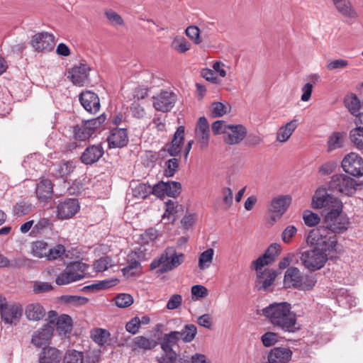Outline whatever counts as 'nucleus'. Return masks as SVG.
<instances>
[{
  "instance_id": "ddd939ff",
  "label": "nucleus",
  "mask_w": 363,
  "mask_h": 363,
  "mask_svg": "<svg viewBox=\"0 0 363 363\" xmlns=\"http://www.w3.org/2000/svg\"><path fill=\"white\" fill-rule=\"evenodd\" d=\"M177 99V95L172 91H162L153 97V106L158 111L169 112L174 106Z\"/></svg>"
},
{
  "instance_id": "f8f14e48",
  "label": "nucleus",
  "mask_w": 363,
  "mask_h": 363,
  "mask_svg": "<svg viewBox=\"0 0 363 363\" xmlns=\"http://www.w3.org/2000/svg\"><path fill=\"white\" fill-rule=\"evenodd\" d=\"M55 36L48 32H40L32 37L30 45L38 52H50L54 48Z\"/></svg>"
},
{
  "instance_id": "cd10ccee",
  "label": "nucleus",
  "mask_w": 363,
  "mask_h": 363,
  "mask_svg": "<svg viewBox=\"0 0 363 363\" xmlns=\"http://www.w3.org/2000/svg\"><path fill=\"white\" fill-rule=\"evenodd\" d=\"M35 194L39 200L50 199L53 194V184L48 179H43L37 184Z\"/></svg>"
},
{
  "instance_id": "a19ab883",
  "label": "nucleus",
  "mask_w": 363,
  "mask_h": 363,
  "mask_svg": "<svg viewBox=\"0 0 363 363\" xmlns=\"http://www.w3.org/2000/svg\"><path fill=\"white\" fill-rule=\"evenodd\" d=\"M350 138L354 146L363 152V130L353 128L350 132Z\"/></svg>"
},
{
  "instance_id": "a18cd8bd",
  "label": "nucleus",
  "mask_w": 363,
  "mask_h": 363,
  "mask_svg": "<svg viewBox=\"0 0 363 363\" xmlns=\"http://www.w3.org/2000/svg\"><path fill=\"white\" fill-rule=\"evenodd\" d=\"M110 335V333L105 329L97 328L91 334L93 340L99 345H104Z\"/></svg>"
},
{
  "instance_id": "c756f323",
  "label": "nucleus",
  "mask_w": 363,
  "mask_h": 363,
  "mask_svg": "<svg viewBox=\"0 0 363 363\" xmlns=\"http://www.w3.org/2000/svg\"><path fill=\"white\" fill-rule=\"evenodd\" d=\"M25 314L28 320L38 321L44 318L45 310L38 303H30L26 308Z\"/></svg>"
},
{
  "instance_id": "423d86ee",
  "label": "nucleus",
  "mask_w": 363,
  "mask_h": 363,
  "mask_svg": "<svg viewBox=\"0 0 363 363\" xmlns=\"http://www.w3.org/2000/svg\"><path fill=\"white\" fill-rule=\"evenodd\" d=\"M312 206L317 209L324 208L328 213L342 211L343 204L336 196L319 189L312 198Z\"/></svg>"
},
{
  "instance_id": "f3484780",
  "label": "nucleus",
  "mask_w": 363,
  "mask_h": 363,
  "mask_svg": "<svg viewBox=\"0 0 363 363\" xmlns=\"http://www.w3.org/2000/svg\"><path fill=\"white\" fill-rule=\"evenodd\" d=\"M54 331L53 325L45 324L38 330L32 336L31 343L40 347L44 345L49 344Z\"/></svg>"
},
{
  "instance_id": "79ce46f5",
  "label": "nucleus",
  "mask_w": 363,
  "mask_h": 363,
  "mask_svg": "<svg viewBox=\"0 0 363 363\" xmlns=\"http://www.w3.org/2000/svg\"><path fill=\"white\" fill-rule=\"evenodd\" d=\"M152 191V187L144 183H140L132 189L133 196L137 199H146Z\"/></svg>"
},
{
  "instance_id": "f704fd0d",
  "label": "nucleus",
  "mask_w": 363,
  "mask_h": 363,
  "mask_svg": "<svg viewBox=\"0 0 363 363\" xmlns=\"http://www.w3.org/2000/svg\"><path fill=\"white\" fill-rule=\"evenodd\" d=\"M344 135L340 132H334L328 138L327 145L328 152H330L336 149L341 148L343 146Z\"/></svg>"
},
{
  "instance_id": "3c124183",
  "label": "nucleus",
  "mask_w": 363,
  "mask_h": 363,
  "mask_svg": "<svg viewBox=\"0 0 363 363\" xmlns=\"http://www.w3.org/2000/svg\"><path fill=\"white\" fill-rule=\"evenodd\" d=\"M185 33L195 44L199 45L202 42L200 37V30L197 26H188L185 30Z\"/></svg>"
},
{
  "instance_id": "09e8293b",
  "label": "nucleus",
  "mask_w": 363,
  "mask_h": 363,
  "mask_svg": "<svg viewBox=\"0 0 363 363\" xmlns=\"http://www.w3.org/2000/svg\"><path fill=\"white\" fill-rule=\"evenodd\" d=\"M106 119V116L104 113H103L96 118L87 120L84 122L87 126L91 128V133L94 134L95 131L100 128L101 125L105 122Z\"/></svg>"
},
{
  "instance_id": "774afa93",
  "label": "nucleus",
  "mask_w": 363,
  "mask_h": 363,
  "mask_svg": "<svg viewBox=\"0 0 363 363\" xmlns=\"http://www.w3.org/2000/svg\"><path fill=\"white\" fill-rule=\"evenodd\" d=\"M100 350H90L84 356V363H96L100 357Z\"/></svg>"
},
{
  "instance_id": "4468645a",
  "label": "nucleus",
  "mask_w": 363,
  "mask_h": 363,
  "mask_svg": "<svg viewBox=\"0 0 363 363\" xmlns=\"http://www.w3.org/2000/svg\"><path fill=\"white\" fill-rule=\"evenodd\" d=\"M23 309L18 304H7L6 299L0 308L1 319L9 324H16L22 315Z\"/></svg>"
},
{
  "instance_id": "864d4df0",
  "label": "nucleus",
  "mask_w": 363,
  "mask_h": 363,
  "mask_svg": "<svg viewBox=\"0 0 363 363\" xmlns=\"http://www.w3.org/2000/svg\"><path fill=\"white\" fill-rule=\"evenodd\" d=\"M140 268V262L134 259L128 262L127 266L123 268L122 272L124 276L129 277L135 275L137 272V270Z\"/></svg>"
},
{
  "instance_id": "20e7f679",
  "label": "nucleus",
  "mask_w": 363,
  "mask_h": 363,
  "mask_svg": "<svg viewBox=\"0 0 363 363\" xmlns=\"http://www.w3.org/2000/svg\"><path fill=\"white\" fill-rule=\"evenodd\" d=\"M185 261V255L177 252L174 247H167L157 259H154L150 264V269L157 270V274H162L174 270Z\"/></svg>"
},
{
  "instance_id": "603ef678",
  "label": "nucleus",
  "mask_w": 363,
  "mask_h": 363,
  "mask_svg": "<svg viewBox=\"0 0 363 363\" xmlns=\"http://www.w3.org/2000/svg\"><path fill=\"white\" fill-rule=\"evenodd\" d=\"M261 341L264 347H272L278 342V334L274 332H267L261 336Z\"/></svg>"
},
{
  "instance_id": "13d9d810",
  "label": "nucleus",
  "mask_w": 363,
  "mask_h": 363,
  "mask_svg": "<svg viewBox=\"0 0 363 363\" xmlns=\"http://www.w3.org/2000/svg\"><path fill=\"white\" fill-rule=\"evenodd\" d=\"M281 250V245L277 243L272 244L264 253L267 256L268 260L272 263L275 260L276 257L279 255Z\"/></svg>"
},
{
  "instance_id": "5fc2aeb1",
  "label": "nucleus",
  "mask_w": 363,
  "mask_h": 363,
  "mask_svg": "<svg viewBox=\"0 0 363 363\" xmlns=\"http://www.w3.org/2000/svg\"><path fill=\"white\" fill-rule=\"evenodd\" d=\"M65 252V247L62 245H57L52 248L48 247V252L45 258L48 260H54L61 257Z\"/></svg>"
},
{
  "instance_id": "bf43d9fd",
  "label": "nucleus",
  "mask_w": 363,
  "mask_h": 363,
  "mask_svg": "<svg viewBox=\"0 0 363 363\" xmlns=\"http://www.w3.org/2000/svg\"><path fill=\"white\" fill-rule=\"evenodd\" d=\"M104 14L107 19L114 25L122 26L124 23V21L122 17L117 13L116 11L111 9H106L104 11Z\"/></svg>"
},
{
  "instance_id": "c03bdc74",
  "label": "nucleus",
  "mask_w": 363,
  "mask_h": 363,
  "mask_svg": "<svg viewBox=\"0 0 363 363\" xmlns=\"http://www.w3.org/2000/svg\"><path fill=\"white\" fill-rule=\"evenodd\" d=\"M32 211V205L26 201L17 203L13 208V213L17 217L28 214Z\"/></svg>"
},
{
  "instance_id": "b1692460",
  "label": "nucleus",
  "mask_w": 363,
  "mask_h": 363,
  "mask_svg": "<svg viewBox=\"0 0 363 363\" xmlns=\"http://www.w3.org/2000/svg\"><path fill=\"white\" fill-rule=\"evenodd\" d=\"M179 341V331L176 330L164 333L157 339L158 345H160L162 352L174 351L173 347L177 345Z\"/></svg>"
},
{
  "instance_id": "a211bd4d",
  "label": "nucleus",
  "mask_w": 363,
  "mask_h": 363,
  "mask_svg": "<svg viewBox=\"0 0 363 363\" xmlns=\"http://www.w3.org/2000/svg\"><path fill=\"white\" fill-rule=\"evenodd\" d=\"M184 134L185 127L183 125L179 126L167 149L170 156L176 157L180 155L184 142Z\"/></svg>"
},
{
  "instance_id": "c9c22d12",
  "label": "nucleus",
  "mask_w": 363,
  "mask_h": 363,
  "mask_svg": "<svg viewBox=\"0 0 363 363\" xmlns=\"http://www.w3.org/2000/svg\"><path fill=\"white\" fill-rule=\"evenodd\" d=\"M73 132L74 138L82 141L89 139L93 135L91 128L87 126L84 121L81 125L74 126Z\"/></svg>"
},
{
  "instance_id": "58836bf2",
  "label": "nucleus",
  "mask_w": 363,
  "mask_h": 363,
  "mask_svg": "<svg viewBox=\"0 0 363 363\" xmlns=\"http://www.w3.org/2000/svg\"><path fill=\"white\" fill-rule=\"evenodd\" d=\"M214 255L213 248H208L203 252L199 258V267L203 270L210 267Z\"/></svg>"
},
{
  "instance_id": "9b49d317",
  "label": "nucleus",
  "mask_w": 363,
  "mask_h": 363,
  "mask_svg": "<svg viewBox=\"0 0 363 363\" xmlns=\"http://www.w3.org/2000/svg\"><path fill=\"white\" fill-rule=\"evenodd\" d=\"M343 170L354 177L363 175V159L357 154L351 152L342 161Z\"/></svg>"
},
{
  "instance_id": "f257e3e1",
  "label": "nucleus",
  "mask_w": 363,
  "mask_h": 363,
  "mask_svg": "<svg viewBox=\"0 0 363 363\" xmlns=\"http://www.w3.org/2000/svg\"><path fill=\"white\" fill-rule=\"evenodd\" d=\"M325 230H311L307 238L308 245L313 246L311 250H306L301 253V261L303 265L310 271H316L321 269L328 259V255L336 251L335 240L328 238L323 240Z\"/></svg>"
},
{
  "instance_id": "5701e85b",
  "label": "nucleus",
  "mask_w": 363,
  "mask_h": 363,
  "mask_svg": "<svg viewBox=\"0 0 363 363\" xmlns=\"http://www.w3.org/2000/svg\"><path fill=\"white\" fill-rule=\"evenodd\" d=\"M75 167L73 161H64L54 164L51 168V174L57 179H66L74 172Z\"/></svg>"
},
{
  "instance_id": "a878e982",
  "label": "nucleus",
  "mask_w": 363,
  "mask_h": 363,
  "mask_svg": "<svg viewBox=\"0 0 363 363\" xmlns=\"http://www.w3.org/2000/svg\"><path fill=\"white\" fill-rule=\"evenodd\" d=\"M336 10L343 16L357 18L358 14L350 0H332Z\"/></svg>"
},
{
  "instance_id": "680f3d73",
  "label": "nucleus",
  "mask_w": 363,
  "mask_h": 363,
  "mask_svg": "<svg viewBox=\"0 0 363 363\" xmlns=\"http://www.w3.org/2000/svg\"><path fill=\"white\" fill-rule=\"evenodd\" d=\"M179 167V160L177 158L168 160L165 162V175L172 177Z\"/></svg>"
},
{
  "instance_id": "39448f33",
  "label": "nucleus",
  "mask_w": 363,
  "mask_h": 363,
  "mask_svg": "<svg viewBox=\"0 0 363 363\" xmlns=\"http://www.w3.org/2000/svg\"><path fill=\"white\" fill-rule=\"evenodd\" d=\"M284 281L298 290L309 291L316 284L317 279L315 275L303 274L297 267H291L285 272Z\"/></svg>"
},
{
  "instance_id": "412c9836",
  "label": "nucleus",
  "mask_w": 363,
  "mask_h": 363,
  "mask_svg": "<svg viewBox=\"0 0 363 363\" xmlns=\"http://www.w3.org/2000/svg\"><path fill=\"white\" fill-rule=\"evenodd\" d=\"M128 142L125 128H113L108 137V146L111 148L125 147Z\"/></svg>"
},
{
  "instance_id": "6e6552de",
  "label": "nucleus",
  "mask_w": 363,
  "mask_h": 363,
  "mask_svg": "<svg viewBox=\"0 0 363 363\" xmlns=\"http://www.w3.org/2000/svg\"><path fill=\"white\" fill-rule=\"evenodd\" d=\"M88 268L89 265L85 263L74 262L66 267L65 272L57 277L55 282L61 286L81 280L84 277L85 272Z\"/></svg>"
},
{
  "instance_id": "052dcab7",
  "label": "nucleus",
  "mask_w": 363,
  "mask_h": 363,
  "mask_svg": "<svg viewBox=\"0 0 363 363\" xmlns=\"http://www.w3.org/2000/svg\"><path fill=\"white\" fill-rule=\"evenodd\" d=\"M337 301L340 306L348 308L354 306L357 303L355 298L350 294L344 295L342 294L338 296Z\"/></svg>"
},
{
  "instance_id": "8fccbe9b",
  "label": "nucleus",
  "mask_w": 363,
  "mask_h": 363,
  "mask_svg": "<svg viewBox=\"0 0 363 363\" xmlns=\"http://www.w3.org/2000/svg\"><path fill=\"white\" fill-rule=\"evenodd\" d=\"M165 184H167V196L169 197L176 198L180 194L182 185L179 182H165Z\"/></svg>"
},
{
  "instance_id": "4c0bfd02",
  "label": "nucleus",
  "mask_w": 363,
  "mask_h": 363,
  "mask_svg": "<svg viewBox=\"0 0 363 363\" xmlns=\"http://www.w3.org/2000/svg\"><path fill=\"white\" fill-rule=\"evenodd\" d=\"M62 363H84L83 352L75 350H67L64 355Z\"/></svg>"
},
{
  "instance_id": "4d7b16f0",
  "label": "nucleus",
  "mask_w": 363,
  "mask_h": 363,
  "mask_svg": "<svg viewBox=\"0 0 363 363\" xmlns=\"http://www.w3.org/2000/svg\"><path fill=\"white\" fill-rule=\"evenodd\" d=\"M177 356L175 351L163 352L160 357H156V361L157 363H175Z\"/></svg>"
},
{
  "instance_id": "69168bd1",
  "label": "nucleus",
  "mask_w": 363,
  "mask_h": 363,
  "mask_svg": "<svg viewBox=\"0 0 363 363\" xmlns=\"http://www.w3.org/2000/svg\"><path fill=\"white\" fill-rule=\"evenodd\" d=\"M349 65V62L344 59L334 60L328 62L326 65V68L328 70L342 69L347 67Z\"/></svg>"
},
{
  "instance_id": "2f4dec72",
  "label": "nucleus",
  "mask_w": 363,
  "mask_h": 363,
  "mask_svg": "<svg viewBox=\"0 0 363 363\" xmlns=\"http://www.w3.org/2000/svg\"><path fill=\"white\" fill-rule=\"evenodd\" d=\"M57 331L59 334H67L71 332L72 328V320L66 314H62L57 318L55 323Z\"/></svg>"
},
{
  "instance_id": "bb28decb",
  "label": "nucleus",
  "mask_w": 363,
  "mask_h": 363,
  "mask_svg": "<svg viewBox=\"0 0 363 363\" xmlns=\"http://www.w3.org/2000/svg\"><path fill=\"white\" fill-rule=\"evenodd\" d=\"M157 340L140 335L134 337L132 342L127 345V346L131 347L133 351L136 350L138 348L144 350H151L157 347Z\"/></svg>"
},
{
  "instance_id": "dca6fc26",
  "label": "nucleus",
  "mask_w": 363,
  "mask_h": 363,
  "mask_svg": "<svg viewBox=\"0 0 363 363\" xmlns=\"http://www.w3.org/2000/svg\"><path fill=\"white\" fill-rule=\"evenodd\" d=\"M104 150L101 144L89 145L81 155V162L86 165H91L104 155Z\"/></svg>"
},
{
  "instance_id": "0e129e2a",
  "label": "nucleus",
  "mask_w": 363,
  "mask_h": 363,
  "mask_svg": "<svg viewBox=\"0 0 363 363\" xmlns=\"http://www.w3.org/2000/svg\"><path fill=\"white\" fill-rule=\"evenodd\" d=\"M50 225V220L47 218H41L38 220V221L33 226L31 233L33 234H40L42 233L46 228H48Z\"/></svg>"
},
{
  "instance_id": "338daca9",
  "label": "nucleus",
  "mask_w": 363,
  "mask_h": 363,
  "mask_svg": "<svg viewBox=\"0 0 363 363\" xmlns=\"http://www.w3.org/2000/svg\"><path fill=\"white\" fill-rule=\"evenodd\" d=\"M229 125H227L223 121H216L212 124L211 129L214 135H219L221 133L225 135Z\"/></svg>"
},
{
  "instance_id": "0eeeda50",
  "label": "nucleus",
  "mask_w": 363,
  "mask_h": 363,
  "mask_svg": "<svg viewBox=\"0 0 363 363\" xmlns=\"http://www.w3.org/2000/svg\"><path fill=\"white\" fill-rule=\"evenodd\" d=\"M359 184L357 181L344 174H334L328 183V189L345 196L354 194Z\"/></svg>"
},
{
  "instance_id": "1a4fd4ad",
  "label": "nucleus",
  "mask_w": 363,
  "mask_h": 363,
  "mask_svg": "<svg viewBox=\"0 0 363 363\" xmlns=\"http://www.w3.org/2000/svg\"><path fill=\"white\" fill-rule=\"evenodd\" d=\"M91 67L86 63L74 65L67 72V78L76 86H83L89 83Z\"/></svg>"
},
{
  "instance_id": "6ab92c4d",
  "label": "nucleus",
  "mask_w": 363,
  "mask_h": 363,
  "mask_svg": "<svg viewBox=\"0 0 363 363\" xmlns=\"http://www.w3.org/2000/svg\"><path fill=\"white\" fill-rule=\"evenodd\" d=\"M195 134L200 148H206L209 142V125L207 119L204 116L199 118Z\"/></svg>"
},
{
  "instance_id": "473e14b6",
  "label": "nucleus",
  "mask_w": 363,
  "mask_h": 363,
  "mask_svg": "<svg viewBox=\"0 0 363 363\" xmlns=\"http://www.w3.org/2000/svg\"><path fill=\"white\" fill-rule=\"evenodd\" d=\"M344 102L346 108L352 115L357 116L360 113L359 110L362 108V104L355 94H351L346 96Z\"/></svg>"
},
{
  "instance_id": "7ed1b4c3",
  "label": "nucleus",
  "mask_w": 363,
  "mask_h": 363,
  "mask_svg": "<svg viewBox=\"0 0 363 363\" xmlns=\"http://www.w3.org/2000/svg\"><path fill=\"white\" fill-rule=\"evenodd\" d=\"M342 211L328 212L324 218V225H318L313 230H325L323 240L328 241V238L335 240V247L337 244V233H342L346 231L350 225L349 218L346 215L342 214Z\"/></svg>"
},
{
  "instance_id": "aec40b11",
  "label": "nucleus",
  "mask_w": 363,
  "mask_h": 363,
  "mask_svg": "<svg viewBox=\"0 0 363 363\" xmlns=\"http://www.w3.org/2000/svg\"><path fill=\"white\" fill-rule=\"evenodd\" d=\"M224 141L228 145L239 144L247 135V130L242 125H230Z\"/></svg>"
},
{
  "instance_id": "393cba45",
  "label": "nucleus",
  "mask_w": 363,
  "mask_h": 363,
  "mask_svg": "<svg viewBox=\"0 0 363 363\" xmlns=\"http://www.w3.org/2000/svg\"><path fill=\"white\" fill-rule=\"evenodd\" d=\"M277 277L275 270L265 269L263 272L257 274L256 279L257 287L259 290H265L270 286Z\"/></svg>"
},
{
  "instance_id": "ea45409f",
  "label": "nucleus",
  "mask_w": 363,
  "mask_h": 363,
  "mask_svg": "<svg viewBox=\"0 0 363 363\" xmlns=\"http://www.w3.org/2000/svg\"><path fill=\"white\" fill-rule=\"evenodd\" d=\"M35 261L24 256L15 257L11 262V266L16 268L30 269L35 266Z\"/></svg>"
},
{
  "instance_id": "72a5a7b5",
  "label": "nucleus",
  "mask_w": 363,
  "mask_h": 363,
  "mask_svg": "<svg viewBox=\"0 0 363 363\" xmlns=\"http://www.w3.org/2000/svg\"><path fill=\"white\" fill-rule=\"evenodd\" d=\"M197 334V328L194 324H186L181 331H179V339L184 343L192 342Z\"/></svg>"
},
{
  "instance_id": "6e6d98bb",
  "label": "nucleus",
  "mask_w": 363,
  "mask_h": 363,
  "mask_svg": "<svg viewBox=\"0 0 363 363\" xmlns=\"http://www.w3.org/2000/svg\"><path fill=\"white\" fill-rule=\"evenodd\" d=\"M208 291L206 287L202 285H194L191 287L192 298L198 300L208 296Z\"/></svg>"
},
{
  "instance_id": "4be33fe9",
  "label": "nucleus",
  "mask_w": 363,
  "mask_h": 363,
  "mask_svg": "<svg viewBox=\"0 0 363 363\" xmlns=\"http://www.w3.org/2000/svg\"><path fill=\"white\" fill-rule=\"evenodd\" d=\"M62 352L54 347H45L38 354L39 363H60L62 360Z\"/></svg>"
},
{
  "instance_id": "e433bc0d",
  "label": "nucleus",
  "mask_w": 363,
  "mask_h": 363,
  "mask_svg": "<svg viewBox=\"0 0 363 363\" xmlns=\"http://www.w3.org/2000/svg\"><path fill=\"white\" fill-rule=\"evenodd\" d=\"M172 48L179 53H185L191 48V44L183 36H176L172 43Z\"/></svg>"
},
{
  "instance_id": "e2e57ef3",
  "label": "nucleus",
  "mask_w": 363,
  "mask_h": 363,
  "mask_svg": "<svg viewBox=\"0 0 363 363\" xmlns=\"http://www.w3.org/2000/svg\"><path fill=\"white\" fill-rule=\"evenodd\" d=\"M111 259L108 257H101L94 262V267L96 272H104L111 266Z\"/></svg>"
},
{
  "instance_id": "7c9ffc66",
  "label": "nucleus",
  "mask_w": 363,
  "mask_h": 363,
  "mask_svg": "<svg viewBox=\"0 0 363 363\" xmlns=\"http://www.w3.org/2000/svg\"><path fill=\"white\" fill-rule=\"evenodd\" d=\"M297 126V119H293L292 121L288 122L286 124L281 126L279 129L277 133V140L280 143H284L287 141Z\"/></svg>"
},
{
  "instance_id": "37998d69",
  "label": "nucleus",
  "mask_w": 363,
  "mask_h": 363,
  "mask_svg": "<svg viewBox=\"0 0 363 363\" xmlns=\"http://www.w3.org/2000/svg\"><path fill=\"white\" fill-rule=\"evenodd\" d=\"M48 252V245L44 241H36L33 243L32 254L38 258L46 257Z\"/></svg>"
},
{
  "instance_id": "2eb2a0df",
  "label": "nucleus",
  "mask_w": 363,
  "mask_h": 363,
  "mask_svg": "<svg viewBox=\"0 0 363 363\" xmlns=\"http://www.w3.org/2000/svg\"><path fill=\"white\" fill-rule=\"evenodd\" d=\"M79 100L83 108L90 113H96L100 109L99 98L96 94L91 91H83L79 94Z\"/></svg>"
},
{
  "instance_id": "c85d7f7f",
  "label": "nucleus",
  "mask_w": 363,
  "mask_h": 363,
  "mask_svg": "<svg viewBox=\"0 0 363 363\" xmlns=\"http://www.w3.org/2000/svg\"><path fill=\"white\" fill-rule=\"evenodd\" d=\"M290 203L291 198L289 196H279L272 199L269 210L279 218L285 213Z\"/></svg>"
},
{
  "instance_id": "9d476101",
  "label": "nucleus",
  "mask_w": 363,
  "mask_h": 363,
  "mask_svg": "<svg viewBox=\"0 0 363 363\" xmlns=\"http://www.w3.org/2000/svg\"><path fill=\"white\" fill-rule=\"evenodd\" d=\"M57 218L67 220L72 218L80 209L79 203L76 199H66L57 203Z\"/></svg>"
},
{
  "instance_id": "de8ad7c7",
  "label": "nucleus",
  "mask_w": 363,
  "mask_h": 363,
  "mask_svg": "<svg viewBox=\"0 0 363 363\" xmlns=\"http://www.w3.org/2000/svg\"><path fill=\"white\" fill-rule=\"evenodd\" d=\"M228 106L221 102H213L211 106V114L213 118L221 117L228 112Z\"/></svg>"
},
{
  "instance_id": "f03ea898",
  "label": "nucleus",
  "mask_w": 363,
  "mask_h": 363,
  "mask_svg": "<svg viewBox=\"0 0 363 363\" xmlns=\"http://www.w3.org/2000/svg\"><path fill=\"white\" fill-rule=\"evenodd\" d=\"M262 315L274 327L284 333H294L300 329L296 314L287 302L273 303L262 309Z\"/></svg>"
},
{
  "instance_id": "49530a36",
  "label": "nucleus",
  "mask_w": 363,
  "mask_h": 363,
  "mask_svg": "<svg viewBox=\"0 0 363 363\" xmlns=\"http://www.w3.org/2000/svg\"><path fill=\"white\" fill-rule=\"evenodd\" d=\"M133 303V298L129 294H119L115 298V303L119 308H127Z\"/></svg>"
}]
</instances>
